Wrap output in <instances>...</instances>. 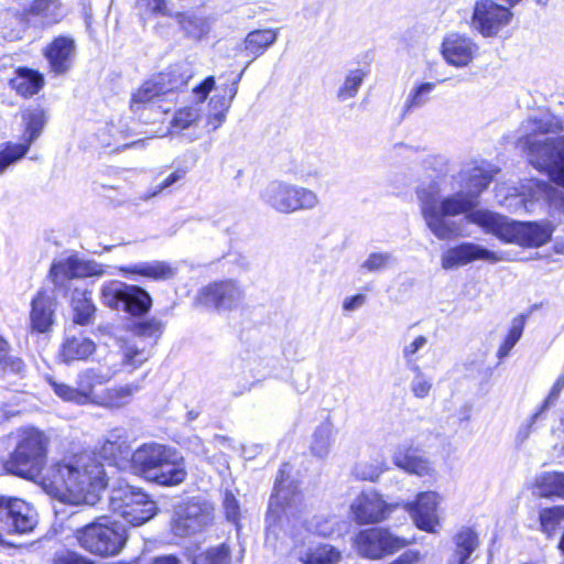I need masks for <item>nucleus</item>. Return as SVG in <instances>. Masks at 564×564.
Instances as JSON below:
<instances>
[{
  "instance_id": "f257e3e1",
  "label": "nucleus",
  "mask_w": 564,
  "mask_h": 564,
  "mask_svg": "<svg viewBox=\"0 0 564 564\" xmlns=\"http://www.w3.org/2000/svg\"><path fill=\"white\" fill-rule=\"evenodd\" d=\"M50 436L35 427L20 429L15 446L3 468L8 474L34 481L56 500L69 505H94L106 488L101 463L91 455L80 454L47 463Z\"/></svg>"
},
{
  "instance_id": "f03ea898",
  "label": "nucleus",
  "mask_w": 564,
  "mask_h": 564,
  "mask_svg": "<svg viewBox=\"0 0 564 564\" xmlns=\"http://www.w3.org/2000/svg\"><path fill=\"white\" fill-rule=\"evenodd\" d=\"M519 132L518 144L527 152L529 163L564 188V121L541 111L523 120Z\"/></svg>"
},
{
  "instance_id": "7ed1b4c3",
  "label": "nucleus",
  "mask_w": 564,
  "mask_h": 564,
  "mask_svg": "<svg viewBox=\"0 0 564 564\" xmlns=\"http://www.w3.org/2000/svg\"><path fill=\"white\" fill-rule=\"evenodd\" d=\"M444 186L433 182L426 186L417 188V198L421 206V214L430 231L440 240H448L458 237L459 229L451 217L476 213L474 209L478 205L475 195L466 193L465 189L456 187V192L441 198V194L446 191L448 183L443 181Z\"/></svg>"
},
{
  "instance_id": "20e7f679",
  "label": "nucleus",
  "mask_w": 564,
  "mask_h": 564,
  "mask_svg": "<svg viewBox=\"0 0 564 564\" xmlns=\"http://www.w3.org/2000/svg\"><path fill=\"white\" fill-rule=\"evenodd\" d=\"M469 224L477 225L486 234L496 236L503 242L522 247H540L552 236L553 228L549 223H518L491 212L477 210L468 216Z\"/></svg>"
},
{
  "instance_id": "39448f33",
  "label": "nucleus",
  "mask_w": 564,
  "mask_h": 564,
  "mask_svg": "<svg viewBox=\"0 0 564 564\" xmlns=\"http://www.w3.org/2000/svg\"><path fill=\"white\" fill-rule=\"evenodd\" d=\"M542 180H528L522 192L507 184L496 186L498 203L513 213L530 210L533 200L543 199L553 213L564 216V188Z\"/></svg>"
},
{
  "instance_id": "423d86ee",
  "label": "nucleus",
  "mask_w": 564,
  "mask_h": 564,
  "mask_svg": "<svg viewBox=\"0 0 564 564\" xmlns=\"http://www.w3.org/2000/svg\"><path fill=\"white\" fill-rule=\"evenodd\" d=\"M74 538L85 551L109 557L118 555L126 546L124 527L109 516H100L74 531Z\"/></svg>"
},
{
  "instance_id": "0eeeda50",
  "label": "nucleus",
  "mask_w": 564,
  "mask_h": 564,
  "mask_svg": "<svg viewBox=\"0 0 564 564\" xmlns=\"http://www.w3.org/2000/svg\"><path fill=\"white\" fill-rule=\"evenodd\" d=\"M117 372V365H110L106 370L102 367H90L77 373L75 386L54 378H47V381L54 393L65 402L76 405H97L100 395L97 387L109 382Z\"/></svg>"
},
{
  "instance_id": "6e6552de",
  "label": "nucleus",
  "mask_w": 564,
  "mask_h": 564,
  "mask_svg": "<svg viewBox=\"0 0 564 564\" xmlns=\"http://www.w3.org/2000/svg\"><path fill=\"white\" fill-rule=\"evenodd\" d=\"M109 508L131 527H140L150 521L158 512L156 503L139 488L120 484L112 488Z\"/></svg>"
},
{
  "instance_id": "1a4fd4ad",
  "label": "nucleus",
  "mask_w": 564,
  "mask_h": 564,
  "mask_svg": "<svg viewBox=\"0 0 564 564\" xmlns=\"http://www.w3.org/2000/svg\"><path fill=\"white\" fill-rule=\"evenodd\" d=\"M260 197L267 206L281 214L312 210L321 204L314 191L281 181L269 183Z\"/></svg>"
},
{
  "instance_id": "9d476101",
  "label": "nucleus",
  "mask_w": 564,
  "mask_h": 564,
  "mask_svg": "<svg viewBox=\"0 0 564 564\" xmlns=\"http://www.w3.org/2000/svg\"><path fill=\"white\" fill-rule=\"evenodd\" d=\"M302 502L303 496L297 490V486L289 477H285L284 468L281 469L267 513V543H273L278 539V529L283 516L289 520L299 510Z\"/></svg>"
},
{
  "instance_id": "9b49d317",
  "label": "nucleus",
  "mask_w": 564,
  "mask_h": 564,
  "mask_svg": "<svg viewBox=\"0 0 564 564\" xmlns=\"http://www.w3.org/2000/svg\"><path fill=\"white\" fill-rule=\"evenodd\" d=\"M100 301L111 310H122L133 316L148 313L152 306V297L144 289L119 280L101 285Z\"/></svg>"
},
{
  "instance_id": "f8f14e48",
  "label": "nucleus",
  "mask_w": 564,
  "mask_h": 564,
  "mask_svg": "<svg viewBox=\"0 0 564 564\" xmlns=\"http://www.w3.org/2000/svg\"><path fill=\"white\" fill-rule=\"evenodd\" d=\"M409 544L410 541L382 527L360 530L352 539V546L357 553L370 560L391 555Z\"/></svg>"
},
{
  "instance_id": "ddd939ff",
  "label": "nucleus",
  "mask_w": 564,
  "mask_h": 564,
  "mask_svg": "<svg viewBox=\"0 0 564 564\" xmlns=\"http://www.w3.org/2000/svg\"><path fill=\"white\" fill-rule=\"evenodd\" d=\"M37 525V512L25 500L0 497V535L2 532L26 534Z\"/></svg>"
},
{
  "instance_id": "4468645a",
  "label": "nucleus",
  "mask_w": 564,
  "mask_h": 564,
  "mask_svg": "<svg viewBox=\"0 0 564 564\" xmlns=\"http://www.w3.org/2000/svg\"><path fill=\"white\" fill-rule=\"evenodd\" d=\"M512 19V12L494 0H477L469 25L482 37H495Z\"/></svg>"
},
{
  "instance_id": "2eb2a0df",
  "label": "nucleus",
  "mask_w": 564,
  "mask_h": 564,
  "mask_svg": "<svg viewBox=\"0 0 564 564\" xmlns=\"http://www.w3.org/2000/svg\"><path fill=\"white\" fill-rule=\"evenodd\" d=\"M440 54L444 62L457 69L471 66L480 55V46L467 33L447 32L441 42Z\"/></svg>"
},
{
  "instance_id": "dca6fc26",
  "label": "nucleus",
  "mask_w": 564,
  "mask_h": 564,
  "mask_svg": "<svg viewBox=\"0 0 564 564\" xmlns=\"http://www.w3.org/2000/svg\"><path fill=\"white\" fill-rule=\"evenodd\" d=\"M398 506L387 502L376 490H367L351 501L350 514L358 524H375L387 520Z\"/></svg>"
},
{
  "instance_id": "f3484780",
  "label": "nucleus",
  "mask_w": 564,
  "mask_h": 564,
  "mask_svg": "<svg viewBox=\"0 0 564 564\" xmlns=\"http://www.w3.org/2000/svg\"><path fill=\"white\" fill-rule=\"evenodd\" d=\"M212 521L213 507L207 502L191 500L176 509L172 531L177 536H187L200 532Z\"/></svg>"
},
{
  "instance_id": "a211bd4d",
  "label": "nucleus",
  "mask_w": 564,
  "mask_h": 564,
  "mask_svg": "<svg viewBox=\"0 0 564 564\" xmlns=\"http://www.w3.org/2000/svg\"><path fill=\"white\" fill-rule=\"evenodd\" d=\"M243 291L231 280L220 281L204 286L195 297V303L217 311H231L243 301Z\"/></svg>"
},
{
  "instance_id": "6ab92c4d",
  "label": "nucleus",
  "mask_w": 564,
  "mask_h": 564,
  "mask_svg": "<svg viewBox=\"0 0 564 564\" xmlns=\"http://www.w3.org/2000/svg\"><path fill=\"white\" fill-rule=\"evenodd\" d=\"M478 260L497 263L506 260V257L503 252L491 251L475 242H462L442 253L441 267L444 270H454Z\"/></svg>"
},
{
  "instance_id": "aec40b11",
  "label": "nucleus",
  "mask_w": 564,
  "mask_h": 564,
  "mask_svg": "<svg viewBox=\"0 0 564 564\" xmlns=\"http://www.w3.org/2000/svg\"><path fill=\"white\" fill-rule=\"evenodd\" d=\"M106 272V265L94 260H85L72 254L55 260L50 269V279L56 286H63L72 279L101 276Z\"/></svg>"
},
{
  "instance_id": "412c9836",
  "label": "nucleus",
  "mask_w": 564,
  "mask_h": 564,
  "mask_svg": "<svg viewBox=\"0 0 564 564\" xmlns=\"http://www.w3.org/2000/svg\"><path fill=\"white\" fill-rule=\"evenodd\" d=\"M496 173L497 170L486 162L480 164L473 162L466 164L456 175L445 180V183H448L451 189H456V187L465 189L466 193L475 195V198L478 200V197L488 187Z\"/></svg>"
},
{
  "instance_id": "4be33fe9",
  "label": "nucleus",
  "mask_w": 564,
  "mask_h": 564,
  "mask_svg": "<svg viewBox=\"0 0 564 564\" xmlns=\"http://www.w3.org/2000/svg\"><path fill=\"white\" fill-rule=\"evenodd\" d=\"M441 501L442 498L436 491H424L417 494L414 501L406 502L404 509L420 530L436 533L440 527L437 508Z\"/></svg>"
},
{
  "instance_id": "5701e85b",
  "label": "nucleus",
  "mask_w": 564,
  "mask_h": 564,
  "mask_svg": "<svg viewBox=\"0 0 564 564\" xmlns=\"http://www.w3.org/2000/svg\"><path fill=\"white\" fill-rule=\"evenodd\" d=\"M172 449L167 446L156 442L144 443L134 449L130 457V469L150 479L151 476L158 470L161 463Z\"/></svg>"
},
{
  "instance_id": "b1692460",
  "label": "nucleus",
  "mask_w": 564,
  "mask_h": 564,
  "mask_svg": "<svg viewBox=\"0 0 564 564\" xmlns=\"http://www.w3.org/2000/svg\"><path fill=\"white\" fill-rule=\"evenodd\" d=\"M30 307L29 321L31 332L36 334L50 333L56 322V299L46 291L40 290L32 299Z\"/></svg>"
},
{
  "instance_id": "393cba45",
  "label": "nucleus",
  "mask_w": 564,
  "mask_h": 564,
  "mask_svg": "<svg viewBox=\"0 0 564 564\" xmlns=\"http://www.w3.org/2000/svg\"><path fill=\"white\" fill-rule=\"evenodd\" d=\"M131 443L122 427L110 430L100 447V455L119 468H130Z\"/></svg>"
},
{
  "instance_id": "a878e982",
  "label": "nucleus",
  "mask_w": 564,
  "mask_h": 564,
  "mask_svg": "<svg viewBox=\"0 0 564 564\" xmlns=\"http://www.w3.org/2000/svg\"><path fill=\"white\" fill-rule=\"evenodd\" d=\"M186 477L185 459L175 447H172L149 480L161 486L173 487L184 482Z\"/></svg>"
},
{
  "instance_id": "bb28decb",
  "label": "nucleus",
  "mask_w": 564,
  "mask_h": 564,
  "mask_svg": "<svg viewBox=\"0 0 564 564\" xmlns=\"http://www.w3.org/2000/svg\"><path fill=\"white\" fill-rule=\"evenodd\" d=\"M76 44L70 36H57L45 48L44 55L48 61L51 70L58 74L66 73L73 63Z\"/></svg>"
},
{
  "instance_id": "cd10ccee",
  "label": "nucleus",
  "mask_w": 564,
  "mask_h": 564,
  "mask_svg": "<svg viewBox=\"0 0 564 564\" xmlns=\"http://www.w3.org/2000/svg\"><path fill=\"white\" fill-rule=\"evenodd\" d=\"M174 89L176 86L165 89L160 83L147 82L132 94L130 107L134 112L148 107H158L163 112H167L169 108H164L161 102L173 96Z\"/></svg>"
},
{
  "instance_id": "c85d7f7f",
  "label": "nucleus",
  "mask_w": 564,
  "mask_h": 564,
  "mask_svg": "<svg viewBox=\"0 0 564 564\" xmlns=\"http://www.w3.org/2000/svg\"><path fill=\"white\" fill-rule=\"evenodd\" d=\"M67 14L59 0H33L26 10L31 23L42 28L59 23Z\"/></svg>"
},
{
  "instance_id": "c756f323",
  "label": "nucleus",
  "mask_w": 564,
  "mask_h": 564,
  "mask_svg": "<svg viewBox=\"0 0 564 564\" xmlns=\"http://www.w3.org/2000/svg\"><path fill=\"white\" fill-rule=\"evenodd\" d=\"M149 356L147 351L139 348L134 343L128 340H119V349L110 351L106 357V368L110 365H117L118 372L126 370L131 372L141 367Z\"/></svg>"
},
{
  "instance_id": "7c9ffc66",
  "label": "nucleus",
  "mask_w": 564,
  "mask_h": 564,
  "mask_svg": "<svg viewBox=\"0 0 564 564\" xmlns=\"http://www.w3.org/2000/svg\"><path fill=\"white\" fill-rule=\"evenodd\" d=\"M393 463L399 468L419 477H433L436 474L434 464L413 448H399L393 454Z\"/></svg>"
},
{
  "instance_id": "2f4dec72",
  "label": "nucleus",
  "mask_w": 564,
  "mask_h": 564,
  "mask_svg": "<svg viewBox=\"0 0 564 564\" xmlns=\"http://www.w3.org/2000/svg\"><path fill=\"white\" fill-rule=\"evenodd\" d=\"M119 271L124 276L139 275L152 281H166L175 276L177 268L169 262L154 260L120 267Z\"/></svg>"
},
{
  "instance_id": "473e14b6",
  "label": "nucleus",
  "mask_w": 564,
  "mask_h": 564,
  "mask_svg": "<svg viewBox=\"0 0 564 564\" xmlns=\"http://www.w3.org/2000/svg\"><path fill=\"white\" fill-rule=\"evenodd\" d=\"M96 350L93 339L83 334L67 335L59 349V358L65 364L87 360Z\"/></svg>"
},
{
  "instance_id": "72a5a7b5",
  "label": "nucleus",
  "mask_w": 564,
  "mask_h": 564,
  "mask_svg": "<svg viewBox=\"0 0 564 564\" xmlns=\"http://www.w3.org/2000/svg\"><path fill=\"white\" fill-rule=\"evenodd\" d=\"M533 494L541 498L564 499V473L544 471L533 481Z\"/></svg>"
},
{
  "instance_id": "f704fd0d",
  "label": "nucleus",
  "mask_w": 564,
  "mask_h": 564,
  "mask_svg": "<svg viewBox=\"0 0 564 564\" xmlns=\"http://www.w3.org/2000/svg\"><path fill=\"white\" fill-rule=\"evenodd\" d=\"M335 442V426L329 416L325 417L314 430L310 451L317 458H326Z\"/></svg>"
},
{
  "instance_id": "c9c22d12",
  "label": "nucleus",
  "mask_w": 564,
  "mask_h": 564,
  "mask_svg": "<svg viewBox=\"0 0 564 564\" xmlns=\"http://www.w3.org/2000/svg\"><path fill=\"white\" fill-rule=\"evenodd\" d=\"M70 306L73 311V321L78 325H89L93 323L96 306L91 300L90 293L86 290L74 289L70 294Z\"/></svg>"
},
{
  "instance_id": "e433bc0d",
  "label": "nucleus",
  "mask_w": 564,
  "mask_h": 564,
  "mask_svg": "<svg viewBox=\"0 0 564 564\" xmlns=\"http://www.w3.org/2000/svg\"><path fill=\"white\" fill-rule=\"evenodd\" d=\"M341 558V551L328 543L312 545L300 555L303 564H339Z\"/></svg>"
},
{
  "instance_id": "4c0bfd02",
  "label": "nucleus",
  "mask_w": 564,
  "mask_h": 564,
  "mask_svg": "<svg viewBox=\"0 0 564 564\" xmlns=\"http://www.w3.org/2000/svg\"><path fill=\"white\" fill-rule=\"evenodd\" d=\"M278 39L276 30H254L247 34L243 48L251 61L261 56Z\"/></svg>"
},
{
  "instance_id": "58836bf2",
  "label": "nucleus",
  "mask_w": 564,
  "mask_h": 564,
  "mask_svg": "<svg viewBox=\"0 0 564 564\" xmlns=\"http://www.w3.org/2000/svg\"><path fill=\"white\" fill-rule=\"evenodd\" d=\"M22 119L24 122V133L22 137V142H19L17 144L26 145L29 150L31 144L42 133L44 126L46 123V118L43 109L34 108L23 111Z\"/></svg>"
},
{
  "instance_id": "ea45409f",
  "label": "nucleus",
  "mask_w": 564,
  "mask_h": 564,
  "mask_svg": "<svg viewBox=\"0 0 564 564\" xmlns=\"http://www.w3.org/2000/svg\"><path fill=\"white\" fill-rule=\"evenodd\" d=\"M139 390V386L129 383L105 389L100 392L96 406L113 409L129 403L132 395Z\"/></svg>"
},
{
  "instance_id": "a19ab883",
  "label": "nucleus",
  "mask_w": 564,
  "mask_h": 564,
  "mask_svg": "<svg viewBox=\"0 0 564 564\" xmlns=\"http://www.w3.org/2000/svg\"><path fill=\"white\" fill-rule=\"evenodd\" d=\"M43 77L33 70L20 68L17 75L10 80L11 87L21 96H33L43 86Z\"/></svg>"
},
{
  "instance_id": "79ce46f5",
  "label": "nucleus",
  "mask_w": 564,
  "mask_h": 564,
  "mask_svg": "<svg viewBox=\"0 0 564 564\" xmlns=\"http://www.w3.org/2000/svg\"><path fill=\"white\" fill-rule=\"evenodd\" d=\"M435 87L436 84L431 82L415 83L405 98L402 108V117H405L414 109L421 108L424 105H426Z\"/></svg>"
},
{
  "instance_id": "37998d69",
  "label": "nucleus",
  "mask_w": 564,
  "mask_h": 564,
  "mask_svg": "<svg viewBox=\"0 0 564 564\" xmlns=\"http://www.w3.org/2000/svg\"><path fill=\"white\" fill-rule=\"evenodd\" d=\"M175 18L185 35L193 40H202L209 32V23L204 17L177 13Z\"/></svg>"
},
{
  "instance_id": "c03bdc74",
  "label": "nucleus",
  "mask_w": 564,
  "mask_h": 564,
  "mask_svg": "<svg viewBox=\"0 0 564 564\" xmlns=\"http://www.w3.org/2000/svg\"><path fill=\"white\" fill-rule=\"evenodd\" d=\"M386 468V462L382 457L373 460L362 459L356 463L352 474L357 479L376 481Z\"/></svg>"
},
{
  "instance_id": "a18cd8bd",
  "label": "nucleus",
  "mask_w": 564,
  "mask_h": 564,
  "mask_svg": "<svg viewBox=\"0 0 564 564\" xmlns=\"http://www.w3.org/2000/svg\"><path fill=\"white\" fill-rule=\"evenodd\" d=\"M306 525L310 532L323 538H330L339 531L340 522L335 516L317 514Z\"/></svg>"
},
{
  "instance_id": "49530a36",
  "label": "nucleus",
  "mask_w": 564,
  "mask_h": 564,
  "mask_svg": "<svg viewBox=\"0 0 564 564\" xmlns=\"http://www.w3.org/2000/svg\"><path fill=\"white\" fill-rule=\"evenodd\" d=\"M366 77V72L361 68L350 69L337 90V98L340 101H346L354 98Z\"/></svg>"
},
{
  "instance_id": "de8ad7c7",
  "label": "nucleus",
  "mask_w": 564,
  "mask_h": 564,
  "mask_svg": "<svg viewBox=\"0 0 564 564\" xmlns=\"http://www.w3.org/2000/svg\"><path fill=\"white\" fill-rule=\"evenodd\" d=\"M455 553L460 554V562L469 558L473 552L478 547L479 540L475 531L469 528H463L455 536Z\"/></svg>"
},
{
  "instance_id": "09e8293b",
  "label": "nucleus",
  "mask_w": 564,
  "mask_h": 564,
  "mask_svg": "<svg viewBox=\"0 0 564 564\" xmlns=\"http://www.w3.org/2000/svg\"><path fill=\"white\" fill-rule=\"evenodd\" d=\"M10 343L0 336V366L3 371L15 375H22L25 371L24 361L17 356L10 355Z\"/></svg>"
},
{
  "instance_id": "8fccbe9b",
  "label": "nucleus",
  "mask_w": 564,
  "mask_h": 564,
  "mask_svg": "<svg viewBox=\"0 0 564 564\" xmlns=\"http://www.w3.org/2000/svg\"><path fill=\"white\" fill-rule=\"evenodd\" d=\"M539 519L542 532L552 536L557 527L564 521V506L542 509Z\"/></svg>"
},
{
  "instance_id": "3c124183",
  "label": "nucleus",
  "mask_w": 564,
  "mask_h": 564,
  "mask_svg": "<svg viewBox=\"0 0 564 564\" xmlns=\"http://www.w3.org/2000/svg\"><path fill=\"white\" fill-rule=\"evenodd\" d=\"M26 153V145H18L10 141L0 144V175L20 161Z\"/></svg>"
},
{
  "instance_id": "603ef678",
  "label": "nucleus",
  "mask_w": 564,
  "mask_h": 564,
  "mask_svg": "<svg viewBox=\"0 0 564 564\" xmlns=\"http://www.w3.org/2000/svg\"><path fill=\"white\" fill-rule=\"evenodd\" d=\"M397 263V258L391 252H371L367 259L361 263V269L367 272H379L393 267Z\"/></svg>"
},
{
  "instance_id": "864d4df0",
  "label": "nucleus",
  "mask_w": 564,
  "mask_h": 564,
  "mask_svg": "<svg viewBox=\"0 0 564 564\" xmlns=\"http://www.w3.org/2000/svg\"><path fill=\"white\" fill-rule=\"evenodd\" d=\"M523 328H524L523 317L519 316V317L513 318V321L511 323V327L508 332V335L497 351V357L500 360L505 359L509 355L511 349L514 347V345L519 341V339L522 336Z\"/></svg>"
},
{
  "instance_id": "5fc2aeb1",
  "label": "nucleus",
  "mask_w": 564,
  "mask_h": 564,
  "mask_svg": "<svg viewBox=\"0 0 564 564\" xmlns=\"http://www.w3.org/2000/svg\"><path fill=\"white\" fill-rule=\"evenodd\" d=\"M427 339L425 336H416L412 341L404 345L402 349V357L409 370H419V351L425 347Z\"/></svg>"
},
{
  "instance_id": "6e6d98bb",
  "label": "nucleus",
  "mask_w": 564,
  "mask_h": 564,
  "mask_svg": "<svg viewBox=\"0 0 564 564\" xmlns=\"http://www.w3.org/2000/svg\"><path fill=\"white\" fill-rule=\"evenodd\" d=\"M193 564H229V549L221 544L194 558Z\"/></svg>"
},
{
  "instance_id": "4d7b16f0",
  "label": "nucleus",
  "mask_w": 564,
  "mask_h": 564,
  "mask_svg": "<svg viewBox=\"0 0 564 564\" xmlns=\"http://www.w3.org/2000/svg\"><path fill=\"white\" fill-rule=\"evenodd\" d=\"M414 373L413 379L410 383V389L413 395L417 399H425L429 397L433 382L432 379L429 378L419 367V370H411Z\"/></svg>"
},
{
  "instance_id": "13d9d810",
  "label": "nucleus",
  "mask_w": 564,
  "mask_h": 564,
  "mask_svg": "<svg viewBox=\"0 0 564 564\" xmlns=\"http://www.w3.org/2000/svg\"><path fill=\"white\" fill-rule=\"evenodd\" d=\"M200 117L197 107H184L177 110L172 120V127L178 130H184L195 123Z\"/></svg>"
},
{
  "instance_id": "bf43d9fd",
  "label": "nucleus",
  "mask_w": 564,
  "mask_h": 564,
  "mask_svg": "<svg viewBox=\"0 0 564 564\" xmlns=\"http://www.w3.org/2000/svg\"><path fill=\"white\" fill-rule=\"evenodd\" d=\"M164 329V323L155 317L148 318L135 325V333L148 338H159Z\"/></svg>"
},
{
  "instance_id": "052dcab7",
  "label": "nucleus",
  "mask_w": 564,
  "mask_h": 564,
  "mask_svg": "<svg viewBox=\"0 0 564 564\" xmlns=\"http://www.w3.org/2000/svg\"><path fill=\"white\" fill-rule=\"evenodd\" d=\"M210 106L216 109L215 112L208 115V124L213 126V129H217L225 121L226 112L229 109V102L225 101V97H213L209 101Z\"/></svg>"
},
{
  "instance_id": "680f3d73",
  "label": "nucleus",
  "mask_w": 564,
  "mask_h": 564,
  "mask_svg": "<svg viewBox=\"0 0 564 564\" xmlns=\"http://www.w3.org/2000/svg\"><path fill=\"white\" fill-rule=\"evenodd\" d=\"M564 389V373L560 375L557 377V379L555 380L549 395L546 397V399L544 400L541 409L539 412H536L533 416H532V420L534 421L543 411H545L546 409H549L550 406H552L556 400L558 399L562 390Z\"/></svg>"
},
{
  "instance_id": "e2e57ef3",
  "label": "nucleus",
  "mask_w": 564,
  "mask_h": 564,
  "mask_svg": "<svg viewBox=\"0 0 564 564\" xmlns=\"http://www.w3.org/2000/svg\"><path fill=\"white\" fill-rule=\"evenodd\" d=\"M224 509L226 517L229 521L237 523L240 517V507L235 498V496L230 492H226L224 498Z\"/></svg>"
},
{
  "instance_id": "0e129e2a",
  "label": "nucleus",
  "mask_w": 564,
  "mask_h": 564,
  "mask_svg": "<svg viewBox=\"0 0 564 564\" xmlns=\"http://www.w3.org/2000/svg\"><path fill=\"white\" fill-rule=\"evenodd\" d=\"M53 564H89V562L76 552L62 551L56 553Z\"/></svg>"
},
{
  "instance_id": "69168bd1",
  "label": "nucleus",
  "mask_w": 564,
  "mask_h": 564,
  "mask_svg": "<svg viewBox=\"0 0 564 564\" xmlns=\"http://www.w3.org/2000/svg\"><path fill=\"white\" fill-rule=\"evenodd\" d=\"M215 77L208 76L193 89L198 102L202 104L207 99L209 93L215 88Z\"/></svg>"
},
{
  "instance_id": "338daca9",
  "label": "nucleus",
  "mask_w": 564,
  "mask_h": 564,
  "mask_svg": "<svg viewBox=\"0 0 564 564\" xmlns=\"http://www.w3.org/2000/svg\"><path fill=\"white\" fill-rule=\"evenodd\" d=\"M390 564H424V557L419 551L409 550Z\"/></svg>"
},
{
  "instance_id": "774afa93",
  "label": "nucleus",
  "mask_w": 564,
  "mask_h": 564,
  "mask_svg": "<svg viewBox=\"0 0 564 564\" xmlns=\"http://www.w3.org/2000/svg\"><path fill=\"white\" fill-rule=\"evenodd\" d=\"M367 296L364 294H357L348 296L343 301V310L346 312H354L360 308L366 303Z\"/></svg>"
}]
</instances>
